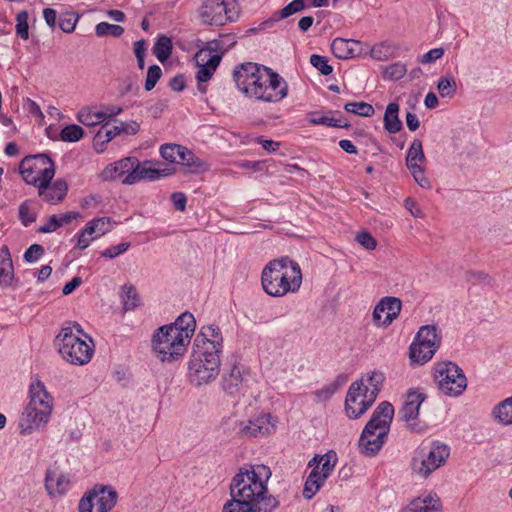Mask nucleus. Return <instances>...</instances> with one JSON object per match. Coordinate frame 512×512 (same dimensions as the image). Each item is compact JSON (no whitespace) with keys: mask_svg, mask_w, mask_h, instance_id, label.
<instances>
[{"mask_svg":"<svg viewBox=\"0 0 512 512\" xmlns=\"http://www.w3.org/2000/svg\"><path fill=\"white\" fill-rule=\"evenodd\" d=\"M233 79L239 90L259 101L277 103L288 94V84L277 72L256 63L236 66Z\"/></svg>","mask_w":512,"mask_h":512,"instance_id":"f257e3e1","label":"nucleus"},{"mask_svg":"<svg viewBox=\"0 0 512 512\" xmlns=\"http://www.w3.org/2000/svg\"><path fill=\"white\" fill-rule=\"evenodd\" d=\"M272 473L265 465H246L239 469L230 484V496H236L266 512H275L279 500L269 492Z\"/></svg>","mask_w":512,"mask_h":512,"instance_id":"f03ea898","label":"nucleus"},{"mask_svg":"<svg viewBox=\"0 0 512 512\" xmlns=\"http://www.w3.org/2000/svg\"><path fill=\"white\" fill-rule=\"evenodd\" d=\"M53 409V396L41 380L33 378L29 385L28 402L19 421L20 433L27 435L43 429L49 423Z\"/></svg>","mask_w":512,"mask_h":512,"instance_id":"7ed1b4c3","label":"nucleus"},{"mask_svg":"<svg viewBox=\"0 0 512 512\" xmlns=\"http://www.w3.org/2000/svg\"><path fill=\"white\" fill-rule=\"evenodd\" d=\"M261 282L264 291L273 297L296 292L302 283L300 267L289 257L272 260L264 267Z\"/></svg>","mask_w":512,"mask_h":512,"instance_id":"20e7f679","label":"nucleus"},{"mask_svg":"<svg viewBox=\"0 0 512 512\" xmlns=\"http://www.w3.org/2000/svg\"><path fill=\"white\" fill-rule=\"evenodd\" d=\"M196 329L192 313L184 312L173 323L160 326L152 336L153 352H179L186 349Z\"/></svg>","mask_w":512,"mask_h":512,"instance_id":"39448f33","label":"nucleus"},{"mask_svg":"<svg viewBox=\"0 0 512 512\" xmlns=\"http://www.w3.org/2000/svg\"><path fill=\"white\" fill-rule=\"evenodd\" d=\"M384 380L381 371L373 370L350 385L345 399V411L350 419L361 417L374 404Z\"/></svg>","mask_w":512,"mask_h":512,"instance_id":"423d86ee","label":"nucleus"},{"mask_svg":"<svg viewBox=\"0 0 512 512\" xmlns=\"http://www.w3.org/2000/svg\"><path fill=\"white\" fill-rule=\"evenodd\" d=\"M394 417V407L388 401L381 402L359 438V450L365 456L376 455L384 445Z\"/></svg>","mask_w":512,"mask_h":512,"instance_id":"0eeeda50","label":"nucleus"},{"mask_svg":"<svg viewBox=\"0 0 512 512\" xmlns=\"http://www.w3.org/2000/svg\"><path fill=\"white\" fill-rule=\"evenodd\" d=\"M450 455L446 444L432 442L419 446L414 452L410 462L412 473L419 478H428L435 470L445 464Z\"/></svg>","mask_w":512,"mask_h":512,"instance_id":"6e6552de","label":"nucleus"},{"mask_svg":"<svg viewBox=\"0 0 512 512\" xmlns=\"http://www.w3.org/2000/svg\"><path fill=\"white\" fill-rule=\"evenodd\" d=\"M223 424L229 425L232 431L240 438L251 439L272 434L276 429V424L272 416L268 413L260 412L247 419H237L228 417Z\"/></svg>","mask_w":512,"mask_h":512,"instance_id":"1a4fd4ad","label":"nucleus"},{"mask_svg":"<svg viewBox=\"0 0 512 512\" xmlns=\"http://www.w3.org/2000/svg\"><path fill=\"white\" fill-rule=\"evenodd\" d=\"M219 354H192L188 362V379L192 386L199 388L216 380L220 373Z\"/></svg>","mask_w":512,"mask_h":512,"instance_id":"9d476101","label":"nucleus"},{"mask_svg":"<svg viewBox=\"0 0 512 512\" xmlns=\"http://www.w3.org/2000/svg\"><path fill=\"white\" fill-rule=\"evenodd\" d=\"M435 379L439 389L448 396L461 395L466 387L467 380L462 369L452 362H441L435 366Z\"/></svg>","mask_w":512,"mask_h":512,"instance_id":"9b49d317","label":"nucleus"},{"mask_svg":"<svg viewBox=\"0 0 512 512\" xmlns=\"http://www.w3.org/2000/svg\"><path fill=\"white\" fill-rule=\"evenodd\" d=\"M58 352H94L93 339L85 334L81 326L75 323L72 327H64L55 338Z\"/></svg>","mask_w":512,"mask_h":512,"instance_id":"f8f14e48","label":"nucleus"},{"mask_svg":"<svg viewBox=\"0 0 512 512\" xmlns=\"http://www.w3.org/2000/svg\"><path fill=\"white\" fill-rule=\"evenodd\" d=\"M117 492L107 485H96L79 501V512H109L117 503Z\"/></svg>","mask_w":512,"mask_h":512,"instance_id":"ddd939ff","label":"nucleus"},{"mask_svg":"<svg viewBox=\"0 0 512 512\" xmlns=\"http://www.w3.org/2000/svg\"><path fill=\"white\" fill-rule=\"evenodd\" d=\"M205 25H225L236 18L234 3L225 0H204L198 11Z\"/></svg>","mask_w":512,"mask_h":512,"instance_id":"4468645a","label":"nucleus"},{"mask_svg":"<svg viewBox=\"0 0 512 512\" xmlns=\"http://www.w3.org/2000/svg\"><path fill=\"white\" fill-rule=\"evenodd\" d=\"M49 167L55 168L54 162L47 154H37L25 157L19 165L23 180L39 188L43 182V171Z\"/></svg>","mask_w":512,"mask_h":512,"instance_id":"2eb2a0df","label":"nucleus"},{"mask_svg":"<svg viewBox=\"0 0 512 512\" xmlns=\"http://www.w3.org/2000/svg\"><path fill=\"white\" fill-rule=\"evenodd\" d=\"M402 309V301L393 296L380 299L372 312V321L378 328H388L396 320Z\"/></svg>","mask_w":512,"mask_h":512,"instance_id":"dca6fc26","label":"nucleus"},{"mask_svg":"<svg viewBox=\"0 0 512 512\" xmlns=\"http://www.w3.org/2000/svg\"><path fill=\"white\" fill-rule=\"evenodd\" d=\"M249 377V370L244 365L235 361L222 375V389L229 396H238L243 392L244 387L248 385Z\"/></svg>","mask_w":512,"mask_h":512,"instance_id":"f3484780","label":"nucleus"},{"mask_svg":"<svg viewBox=\"0 0 512 512\" xmlns=\"http://www.w3.org/2000/svg\"><path fill=\"white\" fill-rule=\"evenodd\" d=\"M442 334L436 325H423L417 331L409 352H437L441 348Z\"/></svg>","mask_w":512,"mask_h":512,"instance_id":"a211bd4d","label":"nucleus"},{"mask_svg":"<svg viewBox=\"0 0 512 512\" xmlns=\"http://www.w3.org/2000/svg\"><path fill=\"white\" fill-rule=\"evenodd\" d=\"M208 45L206 49H201L195 57L199 67L196 75L199 82H206L212 77L222 58L220 54L212 53L220 48L219 41H212Z\"/></svg>","mask_w":512,"mask_h":512,"instance_id":"6ab92c4d","label":"nucleus"},{"mask_svg":"<svg viewBox=\"0 0 512 512\" xmlns=\"http://www.w3.org/2000/svg\"><path fill=\"white\" fill-rule=\"evenodd\" d=\"M54 175L55 168L49 167L44 170L43 182L39 184L38 188L39 195L50 204L61 202L66 197L68 191V185L63 179H57L53 184H51Z\"/></svg>","mask_w":512,"mask_h":512,"instance_id":"aec40b11","label":"nucleus"},{"mask_svg":"<svg viewBox=\"0 0 512 512\" xmlns=\"http://www.w3.org/2000/svg\"><path fill=\"white\" fill-rule=\"evenodd\" d=\"M173 170L169 168L158 169L152 166V163L149 161H145L143 163H139L135 159V165L130 173L126 175V177L121 180L123 184H135L141 180H157L161 177L168 176L172 174Z\"/></svg>","mask_w":512,"mask_h":512,"instance_id":"412c9836","label":"nucleus"},{"mask_svg":"<svg viewBox=\"0 0 512 512\" xmlns=\"http://www.w3.org/2000/svg\"><path fill=\"white\" fill-rule=\"evenodd\" d=\"M424 400V394L416 391H409L404 405L399 411L401 419L405 421L412 430H416L414 421L418 418L419 409Z\"/></svg>","mask_w":512,"mask_h":512,"instance_id":"4be33fe9","label":"nucleus"},{"mask_svg":"<svg viewBox=\"0 0 512 512\" xmlns=\"http://www.w3.org/2000/svg\"><path fill=\"white\" fill-rule=\"evenodd\" d=\"M331 50L335 57L339 59H349L366 54L363 49V43L353 39L336 38L331 43Z\"/></svg>","mask_w":512,"mask_h":512,"instance_id":"5701e85b","label":"nucleus"},{"mask_svg":"<svg viewBox=\"0 0 512 512\" xmlns=\"http://www.w3.org/2000/svg\"><path fill=\"white\" fill-rule=\"evenodd\" d=\"M71 487L68 475L56 470H47L45 476V488L50 496L65 494Z\"/></svg>","mask_w":512,"mask_h":512,"instance_id":"b1692460","label":"nucleus"},{"mask_svg":"<svg viewBox=\"0 0 512 512\" xmlns=\"http://www.w3.org/2000/svg\"><path fill=\"white\" fill-rule=\"evenodd\" d=\"M405 512H442V504L435 493H429L413 499Z\"/></svg>","mask_w":512,"mask_h":512,"instance_id":"393cba45","label":"nucleus"},{"mask_svg":"<svg viewBox=\"0 0 512 512\" xmlns=\"http://www.w3.org/2000/svg\"><path fill=\"white\" fill-rule=\"evenodd\" d=\"M135 165V159L124 158L109 164L101 173V178L104 181H115L117 179H124L130 173Z\"/></svg>","mask_w":512,"mask_h":512,"instance_id":"a878e982","label":"nucleus"},{"mask_svg":"<svg viewBox=\"0 0 512 512\" xmlns=\"http://www.w3.org/2000/svg\"><path fill=\"white\" fill-rule=\"evenodd\" d=\"M14 280V267L9 248L4 245L0 248V286L9 287Z\"/></svg>","mask_w":512,"mask_h":512,"instance_id":"bb28decb","label":"nucleus"},{"mask_svg":"<svg viewBox=\"0 0 512 512\" xmlns=\"http://www.w3.org/2000/svg\"><path fill=\"white\" fill-rule=\"evenodd\" d=\"M327 478L320 472L319 467H314L306 479L303 496L306 499H311L323 486Z\"/></svg>","mask_w":512,"mask_h":512,"instance_id":"cd10ccee","label":"nucleus"},{"mask_svg":"<svg viewBox=\"0 0 512 512\" xmlns=\"http://www.w3.org/2000/svg\"><path fill=\"white\" fill-rule=\"evenodd\" d=\"M399 105L397 103H389L384 114V128L388 133L394 134L399 132L403 125L398 116Z\"/></svg>","mask_w":512,"mask_h":512,"instance_id":"c85d7f7f","label":"nucleus"},{"mask_svg":"<svg viewBox=\"0 0 512 512\" xmlns=\"http://www.w3.org/2000/svg\"><path fill=\"white\" fill-rule=\"evenodd\" d=\"M337 463L336 453L330 451L322 456L315 455L312 460L309 461V466L319 467L320 472H322L326 477H329L333 472L335 465Z\"/></svg>","mask_w":512,"mask_h":512,"instance_id":"c756f323","label":"nucleus"},{"mask_svg":"<svg viewBox=\"0 0 512 512\" xmlns=\"http://www.w3.org/2000/svg\"><path fill=\"white\" fill-rule=\"evenodd\" d=\"M177 164L187 167L191 172L198 173L207 170V164L202 161L199 157L195 156L194 153L183 147L180 154L179 161Z\"/></svg>","mask_w":512,"mask_h":512,"instance_id":"7c9ffc66","label":"nucleus"},{"mask_svg":"<svg viewBox=\"0 0 512 512\" xmlns=\"http://www.w3.org/2000/svg\"><path fill=\"white\" fill-rule=\"evenodd\" d=\"M221 512H266L262 510L259 506H255L247 501L241 500L236 496H230V499L227 500Z\"/></svg>","mask_w":512,"mask_h":512,"instance_id":"2f4dec72","label":"nucleus"},{"mask_svg":"<svg viewBox=\"0 0 512 512\" xmlns=\"http://www.w3.org/2000/svg\"><path fill=\"white\" fill-rule=\"evenodd\" d=\"M426 161L425 154L423 152L422 142L415 139L410 145L406 155V166L407 168H415Z\"/></svg>","mask_w":512,"mask_h":512,"instance_id":"473e14b6","label":"nucleus"},{"mask_svg":"<svg viewBox=\"0 0 512 512\" xmlns=\"http://www.w3.org/2000/svg\"><path fill=\"white\" fill-rule=\"evenodd\" d=\"M493 416L502 425L512 424V395L493 409Z\"/></svg>","mask_w":512,"mask_h":512,"instance_id":"72a5a7b5","label":"nucleus"},{"mask_svg":"<svg viewBox=\"0 0 512 512\" xmlns=\"http://www.w3.org/2000/svg\"><path fill=\"white\" fill-rule=\"evenodd\" d=\"M121 299L124 310H134L140 305V297L133 285L125 284L122 286Z\"/></svg>","mask_w":512,"mask_h":512,"instance_id":"f704fd0d","label":"nucleus"},{"mask_svg":"<svg viewBox=\"0 0 512 512\" xmlns=\"http://www.w3.org/2000/svg\"><path fill=\"white\" fill-rule=\"evenodd\" d=\"M77 119L85 126H96L105 121V115L102 111L85 108L78 113Z\"/></svg>","mask_w":512,"mask_h":512,"instance_id":"c9c22d12","label":"nucleus"},{"mask_svg":"<svg viewBox=\"0 0 512 512\" xmlns=\"http://www.w3.org/2000/svg\"><path fill=\"white\" fill-rule=\"evenodd\" d=\"M172 42L171 39L165 35L158 37L153 47V53L156 58L164 63L171 55Z\"/></svg>","mask_w":512,"mask_h":512,"instance_id":"e433bc0d","label":"nucleus"},{"mask_svg":"<svg viewBox=\"0 0 512 512\" xmlns=\"http://www.w3.org/2000/svg\"><path fill=\"white\" fill-rule=\"evenodd\" d=\"M212 332L209 329H200L193 342V352H215L212 342L208 340V336H212Z\"/></svg>","mask_w":512,"mask_h":512,"instance_id":"4c0bfd02","label":"nucleus"},{"mask_svg":"<svg viewBox=\"0 0 512 512\" xmlns=\"http://www.w3.org/2000/svg\"><path fill=\"white\" fill-rule=\"evenodd\" d=\"M95 33L98 37H105L111 35L119 38L124 33V28L120 25L110 24L108 22H100L95 27Z\"/></svg>","mask_w":512,"mask_h":512,"instance_id":"58836bf2","label":"nucleus"},{"mask_svg":"<svg viewBox=\"0 0 512 512\" xmlns=\"http://www.w3.org/2000/svg\"><path fill=\"white\" fill-rule=\"evenodd\" d=\"M344 109L362 117H371L375 112L373 106L366 102H350L345 104Z\"/></svg>","mask_w":512,"mask_h":512,"instance_id":"ea45409f","label":"nucleus"},{"mask_svg":"<svg viewBox=\"0 0 512 512\" xmlns=\"http://www.w3.org/2000/svg\"><path fill=\"white\" fill-rule=\"evenodd\" d=\"M183 150V146L177 144H164L160 147V154L163 159L177 163L179 161L180 154Z\"/></svg>","mask_w":512,"mask_h":512,"instance_id":"a19ab883","label":"nucleus"},{"mask_svg":"<svg viewBox=\"0 0 512 512\" xmlns=\"http://www.w3.org/2000/svg\"><path fill=\"white\" fill-rule=\"evenodd\" d=\"M83 134H84V131L80 126H78L76 124H71V125L65 126L61 130L60 137H61V140L65 141V142H77L83 137Z\"/></svg>","mask_w":512,"mask_h":512,"instance_id":"79ce46f5","label":"nucleus"},{"mask_svg":"<svg viewBox=\"0 0 512 512\" xmlns=\"http://www.w3.org/2000/svg\"><path fill=\"white\" fill-rule=\"evenodd\" d=\"M393 54V47L392 45L382 42L379 44H376L370 49V55L373 59L378 61H385L389 59Z\"/></svg>","mask_w":512,"mask_h":512,"instance_id":"37998d69","label":"nucleus"},{"mask_svg":"<svg viewBox=\"0 0 512 512\" xmlns=\"http://www.w3.org/2000/svg\"><path fill=\"white\" fill-rule=\"evenodd\" d=\"M437 89L442 97H453L457 90V84L453 77H443L438 81Z\"/></svg>","mask_w":512,"mask_h":512,"instance_id":"c03bdc74","label":"nucleus"},{"mask_svg":"<svg viewBox=\"0 0 512 512\" xmlns=\"http://www.w3.org/2000/svg\"><path fill=\"white\" fill-rule=\"evenodd\" d=\"M31 206V201L27 200L19 207V219L25 227L36 221L37 215L36 212L32 210Z\"/></svg>","mask_w":512,"mask_h":512,"instance_id":"a18cd8bd","label":"nucleus"},{"mask_svg":"<svg viewBox=\"0 0 512 512\" xmlns=\"http://www.w3.org/2000/svg\"><path fill=\"white\" fill-rule=\"evenodd\" d=\"M16 34L23 40L29 38L28 12L20 11L16 16Z\"/></svg>","mask_w":512,"mask_h":512,"instance_id":"49530a36","label":"nucleus"},{"mask_svg":"<svg viewBox=\"0 0 512 512\" xmlns=\"http://www.w3.org/2000/svg\"><path fill=\"white\" fill-rule=\"evenodd\" d=\"M309 123L313 125H325L337 128H348L350 126L347 123H343L340 119H335L333 117L328 116L311 117L309 119Z\"/></svg>","mask_w":512,"mask_h":512,"instance_id":"de8ad7c7","label":"nucleus"},{"mask_svg":"<svg viewBox=\"0 0 512 512\" xmlns=\"http://www.w3.org/2000/svg\"><path fill=\"white\" fill-rule=\"evenodd\" d=\"M310 63L325 76L331 74L333 71L332 66L328 64V60L324 56L313 54L310 57Z\"/></svg>","mask_w":512,"mask_h":512,"instance_id":"09e8293b","label":"nucleus"},{"mask_svg":"<svg viewBox=\"0 0 512 512\" xmlns=\"http://www.w3.org/2000/svg\"><path fill=\"white\" fill-rule=\"evenodd\" d=\"M162 70L158 65H152L148 68L146 80H145V90L151 91L158 80L161 78Z\"/></svg>","mask_w":512,"mask_h":512,"instance_id":"8fccbe9b","label":"nucleus"},{"mask_svg":"<svg viewBox=\"0 0 512 512\" xmlns=\"http://www.w3.org/2000/svg\"><path fill=\"white\" fill-rule=\"evenodd\" d=\"M407 72V67L401 62L394 63L386 68L385 77L390 80L401 79Z\"/></svg>","mask_w":512,"mask_h":512,"instance_id":"3c124183","label":"nucleus"},{"mask_svg":"<svg viewBox=\"0 0 512 512\" xmlns=\"http://www.w3.org/2000/svg\"><path fill=\"white\" fill-rule=\"evenodd\" d=\"M201 329H209V331H213L212 336H208V340L212 342V347L215 348V352H221L223 347V337L220 332V329L215 325L203 326Z\"/></svg>","mask_w":512,"mask_h":512,"instance_id":"603ef678","label":"nucleus"},{"mask_svg":"<svg viewBox=\"0 0 512 512\" xmlns=\"http://www.w3.org/2000/svg\"><path fill=\"white\" fill-rule=\"evenodd\" d=\"M305 8L304 0H293L288 5L283 7L279 12V17L287 18L297 12L302 11Z\"/></svg>","mask_w":512,"mask_h":512,"instance_id":"864d4df0","label":"nucleus"},{"mask_svg":"<svg viewBox=\"0 0 512 512\" xmlns=\"http://www.w3.org/2000/svg\"><path fill=\"white\" fill-rule=\"evenodd\" d=\"M409 171L411 172L414 180L420 187L425 189L431 188V183L429 179L425 176L424 168L421 165L416 166L415 168H409Z\"/></svg>","mask_w":512,"mask_h":512,"instance_id":"5fc2aeb1","label":"nucleus"},{"mask_svg":"<svg viewBox=\"0 0 512 512\" xmlns=\"http://www.w3.org/2000/svg\"><path fill=\"white\" fill-rule=\"evenodd\" d=\"M44 254V248L40 244H32L24 253V259L28 263L37 261Z\"/></svg>","mask_w":512,"mask_h":512,"instance_id":"6e6d98bb","label":"nucleus"},{"mask_svg":"<svg viewBox=\"0 0 512 512\" xmlns=\"http://www.w3.org/2000/svg\"><path fill=\"white\" fill-rule=\"evenodd\" d=\"M130 247V243L128 242H123V243H120L116 246H111L107 249H105L101 255L103 257H107V258H110V259H113L115 257H117L118 255L126 252Z\"/></svg>","mask_w":512,"mask_h":512,"instance_id":"4d7b16f0","label":"nucleus"},{"mask_svg":"<svg viewBox=\"0 0 512 512\" xmlns=\"http://www.w3.org/2000/svg\"><path fill=\"white\" fill-rule=\"evenodd\" d=\"M63 355V359L67 362V363H70V364H74V365H85V364H88L91 359H92V356L93 354H62Z\"/></svg>","mask_w":512,"mask_h":512,"instance_id":"13d9d810","label":"nucleus"},{"mask_svg":"<svg viewBox=\"0 0 512 512\" xmlns=\"http://www.w3.org/2000/svg\"><path fill=\"white\" fill-rule=\"evenodd\" d=\"M357 242L367 250H374L377 246L376 240L368 232L358 233L356 236Z\"/></svg>","mask_w":512,"mask_h":512,"instance_id":"bf43d9fd","label":"nucleus"},{"mask_svg":"<svg viewBox=\"0 0 512 512\" xmlns=\"http://www.w3.org/2000/svg\"><path fill=\"white\" fill-rule=\"evenodd\" d=\"M96 226V236L94 238L100 237L105 233L109 232L111 229V218L110 217H101L94 219Z\"/></svg>","mask_w":512,"mask_h":512,"instance_id":"052dcab7","label":"nucleus"},{"mask_svg":"<svg viewBox=\"0 0 512 512\" xmlns=\"http://www.w3.org/2000/svg\"><path fill=\"white\" fill-rule=\"evenodd\" d=\"M444 55L443 48H434L429 50L427 53L422 55L419 59V62L422 64L432 63L438 59H440Z\"/></svg>","mask_w":512,"mask_h":512,"instance_id":"680f3d73","label":"nucleus"},{"mask_svg":"<svg viewBox=\"0 0 512 512\" xmlns=\"http://www.w3.org/2000/svg\"><path fill=\"white\" fill-rule=\"evenodd\" d=\"M409 355V366L416 368L428 363L434 354H408Z\"/></svg>","mask_w":512,"mask_h":512,"instance_id":"e2e57ef3","label":"nucleus"},{"mask_svg":"<svg viewBox=\"0 0 512 512\" xmlns=\"http://www.w3.org/2000/svg\"><path fill=\"white\" fill-rule=\"evenodd\" d=\"M77 19H73L70 15L61 16L59 18V27L65 33H71L75 29Z\"/></svg>","mask_w":512,"mask_h":512,"instance_id":"0e129e2a","label":"nucleus"},{"mask_svg":"<svg viewBox=\"0 0 512 512\" xmlns=\"http://www.w3.org/2000/svg\"><path fill=\"white\" fill-rule=\"evenodd\" d=\"M59 227H60L59 217L57 215H52L49 218L48 223L43 225V226H40L37 229V232H39V233H51V232H54L55 230H57Z\"/></svg>","mask_w":512,"mask_h":512,"instance_id":"69168bd1","label":"nucleus"},{"mask_svg":"<svg viewBox=\"0 0 512 512\" xmlns=\"http://www.w3.org/2000/svg\"><path fill=\"white\" fill-rule=\"evenodd\" d=\"M171 200L176 210L184 211L186 209L187 198L184 193L175 192L171 195Z\"/></svg>","mask_w":512,"mask_h":512,"instance_id":"338daca9","label":"nucleus"},{"mask_svg":"<svg viewBox=\"0 0 512 512\" xmlns=\"http://www.w3.org/2000/svg\"><path fill=\"white\" fill-rule=\"evenodd\" d=\"M118 126L121 133L126 135H135L140 129V125L136 121L121 122Z\"/></svg>","mask_w":512,"mask_h":512,"instance_id":"774afa93","label":"nucleus"}]
</instances>
